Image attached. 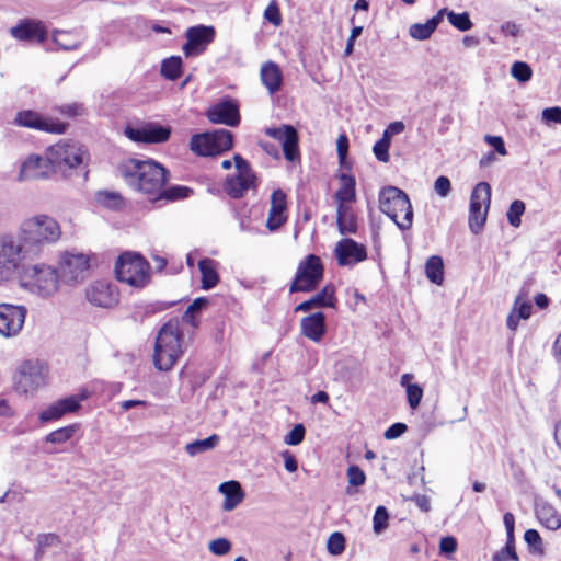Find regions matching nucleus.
Instances as JSON below:
<instances>
[{
	"label": "nucleus",
	"mask_w": 561,
	"mask_h": 561,
	"mask_svg": "<svg viewBox=\"0 0 561 561\" xmlns=\"http://www.w3.org/2000/svg\"><path fill=\"white\" fill-rule=\"evenodd\" d=\"M125 183L145 195L149 202H159L161 188L169 181V171L152 159H127L118 167Z\"/></svg>",
	"instance_id": "obj_1"
},
{
	"label": "nucleus",
	"mask_w": 561,
	"mask_h": 561,
	"mask_svg": "<svg viewBox=\"0 0 561 561\" xmlns=\"http://www.w3.org/2000/svg\"><path fill=\"white\" fill-rule=\"evenodd\" d=\"M61 236L60 226L54 218L38 215L26 219L21 225L19 238L24 245V253L35 259Z\"/></svg>",
	"instance_id": "obj_2"
},
{
	"label": "nucleus",
	"mask_w": 561,
	"mask_h": 561,
	"mask_svg": "<svg viewBox=\"0 0 561 561\" xmlns=\"http://www.w3.org/2000/svg\"><path fill=\"white\" fill-rule=\"evenodd\" d=\"M185 348L183 332L179 319H170L158 331L153 364L158 370H170L181 357Z\"/></svg>",
	"instance_id": "obj_3"
},
{
	"label": "nucleus",
	"mask_w": 561,
	"mask_h": 561,
	"mask_svg": "<svg viewBox=\"0 0 561 561\" xmlns=\"http://www.w3.org/2000/svg\"><path fill=\"white\" fill-rule=\"evenodd\" d=\"M379 209L400 230H409L413 224V208L405 192L396 186H385L379 192Z\"/></svg>",
	"instance_id": "obj_4"
},
{
	"label": "nucleus",
	"mask_w": 561,
	"mask_h": 561,
	"mask_svg": "<svg viewBox=\"0 0 561 561\" xmlns=\"http://www.w3.org/2000/svg\"><path fill=\"white\" fill-rule=\"evenodd\" d=\"M59 274L45 264H25L21 270L19 280L22 286L28 288L42 297H49L58 290Z\"/></svg>",
	"instance_id": "obj_5"
},
{
	"label": "nucleus",
	"mask_w": 561,
	"mask_h": 561,
	"mask_svg": "<svg viewBox=\"0 0 561 561\" xmlns=\"http://www.w3.org/2000/svg\"><path fill=\"white\" fill-rule=\"evenodd\" d=\"M32 260L24 253V245L20 238L9 236L0 238V283L19 278L25 262Z\"/></svg>",
	"instance_id": "obj_6"
},
{
	"label": "nucleus",
	"mask_w": 561,
	"mask_h": 561,
	"mask_svg": "<svg viewBox=\"0 0 561 561\" xmlns=\"http://www.w3.org/2000/svg\"><path fill=\"white\" fill-rule=\"evenodd\" d=\"M149 272L148 261L136 252L121 254L115 265L116 278L136 288H142L149 283Z\"/></svg>",
	"instance_id": "obj_7"
},
{
	"label": "nucleus",
	"mask_w": 561,
	"mask_h": 561,
	"mask_svg": "<svg viewBox=\"0 0 561 561\" xmlns=\"http://www.w3.org/2000/svg\"><path fill=\"white\" fill-rule=\"evenodd\" d=\"M233 146V135L227 129H216L193 135L190 149L201 157H214L230 150Z\"/></svg>",
	"instance_id": "obj_8"
},
{
	"label": "nucleus",
	"mask_w": 561,
	"mask_h": 561,
	"mask_svg": "<svg viewBox=\"0 0 561 561\" xmlns=\"http://www.w3.org/2000/svg\"><path fill=\"white\" fill-rule=\"evenodd\" d=\"M324 268L319 256L316 254L307 255L299 262L294 280L289 286L293 293H310L318 288L323 278Z\"/></svg>",
	"instance_id": "obj_9"
},
{
	"label": "nucleus",
	"mask_w": 561,
	"mask_h": 561,
	"mask_svg": "<svg viewBox=\"0 0 561 561\" xmlns=\"http://www.w3.org/2000/svg\"><path fill=\"white\" fill-rule=\"evenodd\" d=\"M491 202V186L486 182L478 183L472 190L469 205V228L478 234L486 220Z\"/></svg>",
	"instance_id": "obj_10"
},
{
	"label": "nucleus",
	"mask_w": 561,
	"mask_h": 561,
	"mask_svg": "<svg viewBox=\"0 0 561 561\" xmlns=\"http://www.w3.org/2000/svg\"><path fill=\"white\" fill-rule=\"evenodd\" d=\"M85 152L73 141H59L47 149L48 164L61 170L64 167L73 169L83 164Z\"/></svg>",
	"instance_id": "obj_11"
},
{
	"label": "nucleus",
	"mask_w": 561,
	"mask_h": 561,
	"mask_svg": "<svg viewBox=\"0 0 561 561\" xmlns=\"http://www.w3.org/2000/svg\"><path fill=\"white\" fill-rule=\"evenodd\" d=\"M124 135L137 144H163L171 136V128L159 123H144L140 126L127 125Z\"/></svg>",
	"instance_id": "obj_12"
},
{
	"label": "nucleus",
	"mask_w": 561,
	"mask_h": 561,
	"mask_svg": "<svg viewBox=\"0 0 561 561\" xmlns=\"http://www.w3.org/2000/svg\"><path fill=\"white\" fill-rule=\"evenodd\" d=\"M15 389L21 393H32L45 383L46 373L39 362H24L15 375Z\"/></svg>",
	"instance_id": "obj_13"
},
{
	"label": "nucleus",
	"mask_w": 561,
	"mask_h": 561,
	"mask_svg": "<svg viewBox=\"0 0 561 561\" xmlns=\"http://www.w3.org/2000/svg\"><path fill=\"white\" fill-rule=\"evenodd\" d=\"M186 42L182 50L187 58L202 55L215 38V28L206 25H195L186 30Z\"/></svg>",
	"instance_id": "obj_14"
},
{
	"label": "nucleus",
	"mask_w": 561,
	"mask_h": 561,
	"mask_svg": "<svg viewBox=\"0 0 561 561\" xmlns=\"http://www.w3.org/2000/svg\"><path fill=\"white\" fill-rule=\"evenodd\" d=\"M27 309L13 304H0V334L4 337L16 336L25 322Z\"/></svg>",
	"instance_id": "obj_15"
},
{
	"label": "nucleus",
	"mask_w": 561,
	"mask_h": 561,
	"mask_svg": "<svg viewBox=\"0 0 561 561\" xmlns=\"http://www.w3.org/2000/svg\"><path fill=\"white\" fill-rule=\"evenodd\" d=\"M265 134L280 142L286 160L295 162L300 159L298 133L294 126L282 125L279 127H271L265 130Z\"/></svg>",
	"instance_id": "obj_16"
},
{
	"label": "nucleus",
	"mask_w": 561,
	"mask_h": 561,
	"mask_svg": "<svg viewBox=\"0 0 561 561\" xmlns=\"http://www.w3.org/2000/svg\"><path fill=\"white\" fill-rule=\"evenodd\" d=\"M205 115L213 124H222L230 127H236L240 124L239 106L231 99L214 104L206 111Z\"/></svg>",
	"instance_id": "obj_17"
},
{
	"label": "nucleus",
	"mask_w": 561,
	"mask_h": 561,
	"mask_svg": "<svg viewBox=\"0 0 561 561\" xmlns=\"http://www.w3.org/2000/svg\"><path fill=\"white\" fill-rule=\"evenodd\" d=\"M89 302L101 308H112L118 302V294L107 282L96 280L87 289Z\"/></svg>",
	"instance_id": "obj_18"
},
{
	"label": "nucleus",
	"mask_w": 561,
	"mask_h": 561,
	"mask_svg": "<svg viewBox=\"0 0 561 561\" xmlns=\"http://www.w3.org/2000/svg\"><path fill=\"white\" fill-rule=\"evenodd\" d=\"M89 268L88 257L83 254H66L60 266V278L66 283H77L84 278Z\"/></svg>",
	"instance_id": "obj_19"
},
{
	"label": "nucleus",
	"mask_w": 561,
	"mask_h": 561,
	"mask_svg": "<svg viewBox=\"0 0 561 561\" xmlns=\"http://www.w3.org/2000/svg\"><path fill=\"white\" fill-rule=\"evenodd\" d=\"M14 123L19 126L35 128L48 133L62 134L66 125L44 118L34 111H21L16 114Z\"/></svg>",
	"instance_id": "obj_20"
},
{
	"label": "nucleus",
	"mask_w": 561,
	"mask_h": 561,
	"mask_svg": "<svg viewBox=\"0 0 561 561\" xmlns=\"http://www.w3.org/2000/svg\"><path fill=\"white\" fill-rule=\"evenodd\" d=\"M334 252L337 263L341 266L355 264L366 260L367 257L366 248L351 238H345L339 241Z\"/></svg>",
	"instance_id": "obj_21"
},
{
	"label": "nucleus",
	"mask_w": 561,
	"mask_h": 561,
	"mask_svg": "<svg viewBox=\"0 0 561 561\" xmlns=\"http://www.w3.org/2000/svg\"><path fill=\"white\" fill-rule=\"evenodd\" d=\"M256 175L253 171L237 172L236 175L227 178L225 191L232 198H240L250 188L256 186Z\"/></svg>",
	"instance_id": "obj_22"
},
{
	"label": "nucleus",
	"mask_w": 561,
	"mask_h": 561,
	"mask_svg": "<svg viewBox=\"0 0 561 561\" xmlns=\"http://www.w3.org/2000/svg\"><path fill=\"white\" fill-rule=\"evenodd\" d=\"M336 305L335 286L327 284L319 293L310 299L302 301L295 307L296 312H308L313 308H334Z\"/></svg>",
	"instance_id": "obj_23"
},
{
	"label": "nucleus",
	"mask_w": 561,
	"mask_h": 561,
	"mask_svg": "<svg viewBox=\"0 0 561 561\" xmlns=\"http://www.w3.org/2000/svg\"><path fill=\"white\" fill-rule=\"evenodd\" d=\"M286 194L282 190H275L271 195V207L266 220V228L276 231L286 221Z\"/></svg>",
	"instance_id": "obj_24"
},
{
	"label": "nucleus",
	"mask_w": 561,
	"mask_h": 561,
	"mask_svg": "<svg viewBox=\"0 0 561 561\" xmlns=\"http://www.w3.org/2000/svg\"><path fill=\"white\" fill-rule=\"evenodd\" d=\"M301 333L313 342H320L325 334V316L318 311L304 317L300 321Z\"/></svg>",
	"instance_id": "obj_25"
},
{
	"label": "nucleus",
	"mask_w": 561,
	"mask_h": 561,
	"mask_svg": "<svg viewBox=\"0 0 561 561\" xmlns=\"http://www.w3.org/2000/svg\"><path fill=\"white\" fill-rule=\"evenodd\" d=\"M11 35L21 41H36L43 43L46 39V31L41 22L24 20L11 28Z\"/></svg>",
	"instance_id": "obj_26"
},
{
	"label": "nucleus",
	"mask_w": 561,
	"mask_h": 561,
	"mask_svg": "<svg viewBox=\"0 0 561 561\" xmlns=\"http://www.w3.org/2000/svg\"><path fill=\"white\" fill-rule=\"evenodd\" d=\"M78 409L79 398L70 396L54 402L47 409L42 411L39 414V420L42 422H49L60 419L64 414L75 412Z\"/></svg>",
	"instance_id": "obj_27"
},
{
	"label": "nucleus",
	"mask_w": 561,
	"mask_h": 561,
	"mask_svg": "<svg viewBox=\"0 0 561 561\" xmlns=\"http://www.w3.org/2000/svg\"><path fill=\"white\" fill-rule=\"evenodd\" d=\"M261 80L271 94L278 92L283 84V73L277 64L265 62L261 68Z\"/></svg>",
	"instance_id": "obj_28"
},
{
	"label": "nucleus",
	"mask_w": 561,
	"mask_h": 561,
	"mask_svg": "<svg viewBox=\"0 0 561 561\" xmlns=\"http://www.w3.org/2000/svg\"><path fill=\"white\" fill-rule=\"evenodd\" d=\"M219 492L225 495L222 508L227 512L234 510L243 500L244 492L238 481H227L219 485Z\"/></svg>",
	"instance_id": "obj_29"
},
{
	"label": "nucleus",
	"mask_w": 561,
	"mask_h": 561,
	"mask_svg": "<svg viewBox=\"0 0 561 561\" xmlns=\"http://www.w3.org/2000/svg\"><path fill=\"white\" fill-rule=\"evenodd\" d=\"M48 163L47 158L43 159L39 156H31L28 157L22 164L19 180H35L42 179L46 176V172L43 170Z\"/></svg>",
	"instance_id": "obj_30"
},
{
	"label": "nucleus",
	"mask_w": 561,
	"mask_h": 561,
	"mask_svg": "<svg viewBox=\"0 0 561 561\" xmlns=\"http://www.w3.org/2000/svg\"><path fill=\"white\" fill-rule=\"evenodd\" d=\"M535 511L538 520L547 529L557 530L561 527V515L549 503L537 502Z\"/></svg>",
	"instance_id": "obj_31"
},
{
	"label": "nucleus",
	"mask_w": 561,
	"mask_h": 561,
	"mask_svg": "<svg viewBox=\"0 0 561 561\" xmlns=\"http://www.w3.org/2000/svg\"><path fill=\"white\" fill-rule=\"evenodd\" d=\"M336 225L341 234L356 233L357 219L351 206L346 204L337 205L336 209Z\"/></svg>",
	"instance_id": "obj_32"
},
{
	"label": "nucleus",
	"mask_w": 561,
	"mask_h": 561,
	"mask_svg": "<svg viewBox=\"0 0 561 561\" xmlns=\"http://www.w3.org/2000/svg\"><path fill=\"white\" fill-rule=\"evenodd\" d=\"M218 263L209 257H204L198 262V268L202 274V288L205 290L214 288L219 282L217 273Z\"/></svg>",
	"instance_id": "obj_33"
},
{
	"label": "nucleus",
	"mask_w": 561,
	"mask_h": 561,
	"mask_svg": "<svg viewBox=\"0 0 561 561\" xmlns=\"http://www.w3.org/2000/svg\"><path fill=\"white\" fill-rule=\"evenodd\" d=\"M340 180L343 182V184L334 194L335 201L339 203V205L355 201V178L353 175L342 173L340 175Z\"/></svg>",
	"instance_id": "obj_34"
},
{
	"label": "nucleus",
	"mask_w": 561,
	"mask_h": 561,
	"mask_svg": "<svg viewBox=\"0 0 561 561\" xmlns=\"http://www.w3.org/2000/svg\"><path fill=\"white\" fill-rule=\"evenodd\" d=\"M426 277L436 285H442L444 280V263L438 255H432L425 263Z\"/></svg>",
	"instance_id": "obj_35"
},
{
	"label": "nucleus",
	"mask_w": 561,
	"mask_h": 561,
	"mask_svg": "<svg viewBox=\"0 0 561 561\" xmlns=\"http://www.w3.org/2000/svg\"><path fill=\"white\" fill-rule=\"evenodd\" d=\"M95 202L112 210H119L124 207L123 196L119 193L112 191H99L95 194Z\"/></svg>",
	"instance_id": "obj_36"
},
{
	"label": "nucleus",
	"mask_w": 561,
	"mask_h": 561,
	"mask_svg": "<svg viewBox=\"0 0 561 561\" xmlns=\"http://www.w3.org/2000/svg\"><path fill=\"white\" fill-rule=\"evenodd\" d=\"M192 194L193 190L185 185L163 186L159 195V201L176 202L188 198Z\"/></svg>",
	"instance_id": "obj_37"
},
{
	"label": "nucleus",
	"mask_w": 561,
	"mask_h": 561,
	"mask_svg": "<svg viewBox=\"0 0 561 561\" xmlns=\"http://www.w3.org/2000/svg\"><path fill=\"white\" fill-rule=\"evenodd\" d=\"M182 66L180 56H171L162 61L160 71L165 79L174 81L182 75Z\"/></svg>",
	"instance_id": "obj_38"
},
{
	"label": "nucleus",
	"mask_w": 561,
	"mask_h": 561,
	"mask_svg": "<svg viewBox=\"0 0 561 561\" xmlns=\"http://www.w3.org/2000/svg\"><path fill=\"white\" fill-rule=\"evenodd\" d=\"M208 305V299L205 297H198L187 307L182 316V321L191 324L193 328L198 327L196 316L201 313Z\"/></svg>",
	"instance_id": "obj_39"
},
{
	"label": "nucleus",
	"mask_w": 561,
	"mask_h": 561,
	"mask_svg": "<svg viewBox=\"0 0 561 561\" xmlns=\"http://www.w3.org/2000/svg\"><path fill=\"white\" fill-rule=\"evenodd\" d=\"M218 442L219 437L216 434H213L207 438L197 439L186 444L185 450L190 456H196L213 449L214 447H216Z\"/></svg>",
	"instance_id": "obj_40"
},
{
	"label": "nucleus",
	"mask_w": 561,
	"mask_h": 561,
	"mask_svg": "<svg viewBox=\"0 0 561 561\" xmlns=\"http://www.w3.org/2000/svg\"><path fill=\"white\" fill-rule=\"evenodd\" d=\"M346 546L345 536L340 531L332 533L327 541V550L332 556H340L344 552Z\"/></svg>",
	"instance_id": "obj_41"
},
{
	"label": "nucleus",
	"mask_w": 561,
	"mask_h": 561,
	"mask_svg": "<svg viewBox=\"0 0 561 561\" xmlns=\"http://www.w3.org/2000/svg\"><path fill=\"white\" fill-rule=\"evenodd\" d=\"M448 22L460 32L469 31L473 26L468 12L456 13L450 10V13H448Z\"/></svg>",
	"instance_id": "obj_42"
},
{
	"label": "nucleus",
	"mask_w": 561,
	"mask_h": 561,
	"mask_svg": "<svg viewBox=\"0 0 561 561\" xmlns=\"http://www.w3.org/2000/svg\"><path fill=\"white\" fill-rule=\"evenodd\" d=\"M526 206L523 201L515 199L510 205V208L507 210V220L508 224L515 228H518L522 224V216L525 213Z\"/></svg>",
	"instance_id": "obj_43"
},
{
	"label": "nucleus",
	"mask_w": 561,
	"mask_h": 561,
	"mask_svg": "<svg viewBox=\"0 0 561 561\" xmlns=\"http://www.w3.org/2000/svg\"><path fill=\"white\" fill-rule=\"evenodd\" d=\"M389 513L382 505L377 506L373 517V529L375 534H381L388 527Z\"/></svg>",
	"instance_id": "obj_44"
},
{
	"label": "nucleus",
	"mask_w": 561,
	"mask_h": 561,
	"mask_svg": "<svg viewBox=\"0 0 561 561\" xmlns=\"http://www.w3.org/2000/svg\"><path fill=\"white\" fill-rule=\"evenodd\" d=\"M76 432L75 425L65 426L53 431L46 437V442L53 444H62L69 440Z\"/></svg>",
	"instance_id": "obj_45"
},
{
	"label": "nucleus",
	"mask_w": 561,
	"mask_h": 561,
	"mask_svg": "<svg viewBox=\"0 0 561 561\" xmlns=\"http://www.w3.org/2000/svg\"><path fill=\"white\" fill-rule=\"evenodd\" d=\"M519 561V558L515 551V538L506 537L505 547L493 556L492 561Z\"/></svg>",
	"instance_id": "obj_46"
},
{
	"label": "nucleus",
	"mask_w": 561,
	"mask_h": 561,
	"mask_svg": "<svg viewBox=\"0 0 561 561\" xmlns=\"http://www.w3.org/2000/svg\"><path fill=\"white\" fill-rule=\"evenodd\" d=\"M511 75L519 82H527L531 79L533 70L527 62L515 61L511 68Z\"/></svg>",
	"instance_id": "obj_47"
},
{
	"label": "nucleus",
	"mask_w": 561,
	"mask_h": 561,
	"mask_svg": "<svg viewBox=\"0 0 561 561\" xmlns=\"http://www.w3.org/2000/svg\"><path fill=\"white\" fill-rule=\"evenodd\" d=\"M433 33L427 22L414 23L409 27V35L416 41H426Z\"/></svg>",
	"instance_id": "obj_48"
},
{
	"label": "nucleus",
	"mask_w": 561,
	"mask_h": 561,
	"mask_svg": "<svg viewBox=\"0 0 561 561\" xmlns=\"http://www.w3.org/2000/svg\"><path fill=\"white\" fill-rule=\"evenodd\" d=\"M513 309L522 317L523 319H528L531 314L533 306L526 299V294L523 290L518 294L515 299Z\"/></svg>",
	"instance_id": "obj_49"
},
{
	"label": "nucleus",
	"mask_w": 561,
	"mask_h": 561,
	"mask_svg": "<svg viewBox=\"0 0 561 561\" xmlns=\"http://www.w3.org/2000/svg\"><path fill=\"white\" fill-rule=\"evenodd\" d=\"M407 399L410 408L412 410H415L422 400L423 397V389L420 385L413 383V385H407Z\"/></svg>",
	"instance_id": "obj_50"
},
{
	"label": "nucleus",
	"mask_w": 561,
	"mask_h": 561,
	"mask_svg": "<svg viewBox=\"0 0 561 561\" xmlns=\"http://www.w3.org/2000/svg\"><path fill=\"white\" fill-rule=\"evenodd\" d=\"M524 540L529 546L531 552L542 553V540L536 529H528L524 534Z\"/></svg>",
	"instance_id": "obj_51"
},
{
	"label": "nucleus",
	"mask_w": 561,
	"mask_h": 561,
	"mask_svg": "<svg viewBox=\"0 0 561 561\" xmlns=\"http://www.w3.org/2000/svg\"><path fill=\"white\" fill-rule=\"evenodd\" d=\"M54 42L64 50H72L78 47V42L72 39L71 35L67 32H55Z\"/></svg>",
	"instance_id": "obj_52"
},
{
	"label": "nucleus",
	"mask_w": 561,
	"mask_h": 561,
	"mask_svg": "<svg viewBox=\"0 0 561 561\" xmlns=\"http://www.w3.org/2000/svg\"><path fill=\"white\" fill-rule=\"evenodd\" d=\"M231 542L227 538H217L209 542V551L218 557L229 553L231 550Z\"/></svg>",
	"instance_id": "obj_53"
},
{
	"label": "nucleus",
	"mask_w": 561,
	"mask_h": 561,
	"mask_svg": "<svg viewBox=\"0 0 561 561\" xmlns=\"http://www.w3.org/2000/svg\"><path fill=\"white\" fill-rule=\"evenodd\" d=\"M306 430L302 424H296L290 432L285 436L284 442L287 445L296 446L299 445L305 438Z\"/></svg>",
	"instance_id": "obj_54"
},
{
	"label": "nucleus",
	"mask_w": 561,
	"mask_h": 561,
	"mask_svg": "<svg viewBox=\"0 0 561 561\" xmlns=\"http://www.w3.org/2000/svg\"><path fill=\"white\" fill-rule=\"evenodd\" d=\"M457 539L454 536L443 537L439 541V552L450 558L457 550Z\"/></svg>",
	"instance_id": "obj_55"
},
{
	"label": "nucleus",
	"mask_w": 561,
	"mask_h": 561,
	"mask_svg": "<svg viewBox=\"0 0 561 561\" xmlns=\"http://www.w3.org/2000/svg\"><path fill=\"white\" fill-rule=\"evenodd\" d=\"M348 483L353 486H360L365 483L366 476L364 471L355 465H352L347 469Z\"/></svg>",
	"instance_id": "obj_56"
},
{
	"label": "nucleus",
	"mask_w": 561,
	"mask_h": 561,
	"mask_svg": "<svg viewBox=\"0 0 561 561\" xmlns=\"http://www.w3.org/2000/svg\"><path fill=\"white\" fill-rule=\"evenodd\" d=\"M264 18L274 24L275 26L282 23V15L278 5L275 1H272L264 11Z\"/></svg>",
	"instance_id": "obj_57"
},
{
	"label": "nucleus",
	"mask_w": 561,
	"mask_h": 561,
	"mask_svg": "<svg viewBox=\"0 0 561 561\" xmlns=\"http://www.w3.org/2000/svg\"><path fill=\"white\" fill-rule=\"evenodd\" d=\"M434 190L440 197H446L451 191V182L445 176L440 175L434 183Z\"/></svg>",
	"instance_id": "obj_58"
},
{
	"label": "nucleus",
	"mask_w": 561,
	"mask_h": 561,
	"mask_svg": "<svg viewBox=\"0 0 561 561\" xmlns=\"http://www.w3.org/2000/svg\"><path fill=\"white\" fill-rule=\"evenodd\" d=\"M389 145L385 141H377L373 147V152L376 159L380 162H388L389 157Z\"/></svg>",
	"instance_id": "obj_59"
},
{
	"label": "nucleus",
	"mask_w": 561,
	"mask_h": 561,
	"mask_svg": "<svg viewBox=\"0 0 561 561\" xmlns=\"http://www.w3.org/2000/svg\"><path fill=\"white\" fill-rule=\"evenodd\" d=\"M408 431V426L404 423L397 422L390 425L386 432L383 433V436L386 439L392 440L398 437H400L402 434H404Z\"/></svg>",
	"instance_id": "obj_60"
},
{
	"label": "nucleus",
	"mask_w": 561,
	"mask_h": 561,
	"mask_svg": "<svg viewBox=\"0 0 561 561\" xmlns=\"http://www.w3.org/2000/svg\"><path fill=\"white\" fill-rule=\"evenodd\" d=\"M542 121L549 125L550 123L561 124V107L553 106L542 111Z\"/></svg>",
	"instance_id": "obj_61"
},
{
	"label": "nucleus",
	"mask_w": 561,
	"mask_h": 561,
	"mask_svg": "<svg viewBox=\"0 0 561 561\" xmlns=\"http://www.w3.org/2000/svg\"><path fill=\"white\" fill-rule=\"evenodd\" d=\"M348 138L345 134H341L337 138V141H336V151H337V157H339V161L341 164L344 163L347 154H348Z\"/></svg>",
	"instance_id": "obj_62"
},
{
	"label": "nucleus",
	"mask_w": 561,
	"mask_h": 561,
	"mask_svg": "<svg viewBox=\"0 0 561 561\" xmlns=\"http://www.w3.org/2000/svg\"><path fill=\"white\" fill-rule=\"evenodd\" d=\"M59 112L68 117H77L84 114V107L79 103L65 104L59 107Z\"/></svg>",
	"instance_id": "obj_63"
},
{
	"label": "nucleus",
	"mask_w": 561,
	"mask_h": 561,
	"mask_svg": "<svg viewBox=\"0 0 561 561\" xmlns=\"http://www.w3.org/2000/svg\"><path fill=\"white\" fill-rule=\"evenodd\" d=\"M484 140L494 148V150L500 153L501 156H505L507 153L504 140L500 136H491L486 135L484 137Z\"/></svg>",
	"instance_id": "obj_64"
}]
</instances>
